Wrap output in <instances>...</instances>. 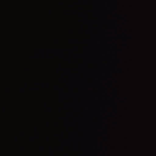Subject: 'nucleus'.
<instances>
[{"label":"nucleus","instance_id":"nucleus-6","mask_svg":"<svg viewBox=\"0 0 156 156\" xmlns=\"http://www.w3.org/2000/svg\"><path fill=\"white\" fill-rule=\"evenodd\" d=\"M7 100H8V98H7Z\"/></svg>","mask_w":156,"mask_h":156},{"label":"nucleus","instance_id":"nucleus-4","mask_svg":"<svg viewBox=\"0 0 156 156\" xmlns=\"http://www.w3.org/2000/svg\"><path fill=\"white\" fill-rule=\"evenodd\" d=\"M7 68L8 69V68H9V67H8V66H7Z\"/></svg>","mask_w":156,"mask_h":156},{"label":"nucleus","instance_id":"nucleus-3","mask_svg":"<svg viewBox=\"0 0 156 156\" xmlns=\"http://www.w3.org/2000/svg\"><path fill=\"white\" fill-rule=\"evenodd\" d=\"M8 148L9 149H10V147L9 146H8Z\"/></svg>","mask_w":156,"mask_h":156},{"label":"nucleus","instance_id":"nucleus-2","mask_svg":"<svg viewBox=\"0 0 156 156\" xmlns=\"http://www.w3.org/2000/svg\"><path fill=\"white\" fill-rule=\"evenodd\" d=\"M7 4H8V5L9 6H10L11 5V3L9 1V2L8 1Z\"/></svg>","mask_w":156,"mask_h":156},{"label":"nucleus","instance_id":"nucleus-5","mask_svg":"<svg viewBox=\"0 0 156 156\" xmlns=\"http://www.w3.org/2000/svg\"><path fill=\"white\" fill-rule=\"evenodd\" d=\"M7 60L8 61V59H7Z\"/></svg>","mask_w":156,"mask_h":156},{"label":"nucleus","instance_id":"nucleus-7","mask_svg":"<svg viewBox=\"0 0 156 156\" xmlns=\"http://www.w3.org/2000/svg\"><path fill=\"white\" fill-rule=\"evenodd\" d=\"M7 156H9V155H8Z\"/></svg>","mask_w":156,"mask_h":156},{"label":"nucleus","instance_id":"nucleus-1","mask_svg":"<svg viewBox=\"0 0 156 156\" xmlns=\"http://www.w3.org/2000/svg\"><path fill=\"white\" fill-rule=\"evenodd\" d=\"M7 89H7V93H8L9 92V91H10V88L9 87H8Z\"/></svg>","mask_w":156,"mask_h":156}]
</instances>
